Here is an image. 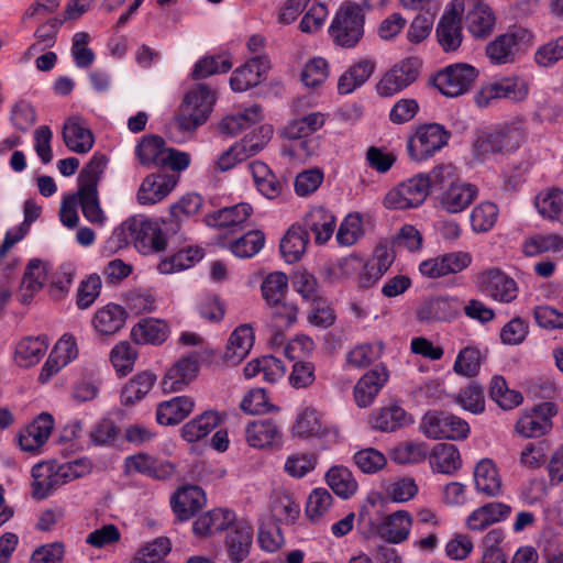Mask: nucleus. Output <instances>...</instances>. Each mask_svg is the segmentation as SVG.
<instances>
[{
	"instance_id": "f257e3e1",
	"label": "nucleus",
	"mask_w": 563,
	"mask_h": 563,
	"mask_svg": "<svg viewBox=\"0 0 563 563\" xmlns=\"http://www.w3.org/2000/svg\"><path fill=\"white\" fill-rule=\"evenodd\" d=\"M107 158L100 153H95L88 164L78 175V188L76 197L84 218L92 225L102 228L108 217L100 205L98 184L104 172Z\"/></svg>"
},
{
	"instance_id": "f03ea898",
	"label": "nucleus",
	"mask_w": 563,
	"mask_h": 563,
	"mask_svg": "<svg viewBox=\"0 0 563 563\" xmlns=\"http://www.w3.org/2000/svg\"><path fill=\"white\" fill-rule=\"evenodd\" d=\"M112 241L118 245L133 243L142 254H153L164 251L167 246L166 236L158 221L144 216H134L126 219L113 232Z\"/></svg>"
},
{
	"instance_id": "7ed1b4c3",
	"label": "nucleus",
	"mask_w": 563,
	"mask_h": 563,
	"mask_svg": "<svg viewBox=\"0 0 563 563\" xmlns=\"http://www.w3.org/2000/svg\"><path fill=\"white\" fill-rule=\"evenodd\" d=\"M217 100V92L207 84H197L184 97L176 123L184 132L195 131L206 123Z\"/></svg>"
},
{
	"instance_id": "20e7f679",
	"label": "nucleus",
	"mask_w": 563,
	"mask_h": 563,
	"mask_svg": "<svg viewBox=\"0 0 563 563\" xmlns=\"http://www.w3.org/2000/svg\"><path fill=\"white\" fill-rule=\"evenodd\" d=\"M364 21L362 7L358 3L345 1L330 23L329 36L336 46L355 47L364 35Z\"/></svg>"
},
{
	"instance_id": "39448f33",
	"label": "nucleus",
	"mask_w": 563,
	"mask_h": 563,
	"mask_svg": "<svg viewBox=\"0 0 563 563\" xmlns=\"http://www.w3.org/2000/svg\"><path fill=\"white\" fill-rule=\"evenodd\" d=\"M451 139V133L439 123H426L416 128L407 141V152L411 161L423 162L433 157Z\"/></svg>"
},
{
	"instance_id": "423d86ee",
	"label": "nucleus",
	"mask_w": 563,
	"mask_h": 563,
	"mask_svg": "<svg viewBox=\"0 0 563 563\" xmlns=\"http://www.w3.org/2000/svg\"><path fill=\"white\" fill-rule=\"evenodd\" d=\"M534 35L525 27H514L498 35L486 45L485 53L494 65L514 63L517 54L526 51L533 44Z\"/></svg>"
},
{
	"instance_id": "0eeeda50",
	"label": "nucleus",
	"mask_w": 563,
	"mask_h": 563,
	"mask_svg": "<svg viewBox=\"0 0 563 563\" xmlns=\"http://www.w3.org/2000/svg\"><path fill=\"white\" fill-rule=\"evenodd\" d=\"M523 140L525 131L519 124H505L500 129L478 137L474 143V153L479 159L484 161L489 154L508 153L517 150Z\"/></svg>"
},
{
	"instance_id": "6e6552de",
	"label": "nucleus",
	"mask_w": 563,
	"mask_h": 563,
	"mask_svg": "<svg viewBox=\"0 0 563 563\" xmlns=\"http://www.w3.org/2000/svg\"><path fill=\"white\" fill-rule=\"evenodd\" d=\"M478 76V70L464 63L453 64L432 77L433 86L444 96L454 98L467 92Z\"/></svg>"
},
{
	"instance_id": "1a4fd4ad",
	"label": "nucleus",
	"mask_w": 563,
	"mask_h": 563,
	"mask_svg": "<svg viewBox=\"0 0 563 563\" xmlns=\"http://www.w3.org/2000/svg\"><path fill=\"white\" fill-rule=\"evenodd\" d=\"M429 180L424 174L413 177L391 188L384 198L387 209L404 210L417 208L423 203L429 195Z\"/></svg>"
},
{
	"instance_id": "9d476101",
	"label": "nucleus",
	"mask_w": 563,
	"mask_h": 563,
	"mask_svg": "<svg viewBox=\"0 0 563 563\" xmlns=\"http://www.w3.org/2000/svg\"><path fill=\"white\" fill-rule=\"evenodd\" d=\"M420 429L429 439L462 440L470 432V426L465 420L444 411L427 412L421 420Z\"/></svg>"
},
{
	"instance_id": "9b49d317",
	"label": "nucleus",
	"mask_w": 563,
	"mask_h": 563,
	"mask_svg": "<svg viewBox=\"0 0 563 563\" xmlns=\"http://www.w3.org/2000/svg\"><path fill=\"white\" fill-rule=\"evenodd\" d=\"M420 67L421 63L416 57H409L396 64L377 82V93L380 97H393L399 93L417 80Z\"/></svg>"
},
{
	"instance_id": "f8f14e48",
	"label": "nucleus",
	"mask_w": 563,
	"mask_h": 563,
	"mask_svg": "<svg viewBox=\"0 0 563 563\" xmlns=\"http://www.w3.org/2000/svg\"><path fill=\"white\" fill-rule=\"evenodd\" d=\"M478 280L481 290L493 300L510 303L518 297L517 283L499 268L483 272Z\"/></svg>"
},
{
	"instance_id": "ddd939ff",
	"label": "nucleus",
	"mask_w": 563,
	"mask_h": 563,
	"mask_svg": "<svg viewBox=\"0 0 563 563\" xmlns=\"http://www.w3.org/2000/svg\"><path fill=\"white\" fill-rule=\"evenodd\" d=\"M269 68L271 60L266 55L252 56L232 73L231 89L236 92L249 90L265 79Z\"/></svg>"
},
{
	"instance_id": "4468645a",
	"label": "nucleus",
	"mask_w": 563,
	"mask_h": 563,
	"mask_svg": "<svg viewBox=\"0 0 563 563\" xmlns=\"http://www.w3.org/2000/svg\"><path fill=\"white\" fill-rule=\"evenodd\" d=\"M389 379V371L383 364L367 371L355 384L353 397L358 408L369 407Z\"/></svg>"
},
{
	"instance_id": "2eb2a0df",
	"label": "nucleus",
	"mask_w": 563,
	"mask_h": 563,
	"mask_svg": "<svg viewBox=\"0 0 563 563\" xmlns=\"http://www.w3.org/2000/svg\"><path fill=\"white\" fill-rule=\"evenodd\" d=\"M556 413L555 405L543 402L532 410L523 412L515 427L523 438H534L545 434L551 429V418Z\"/></svg>"
},
{
	"instance_id": "dca6fc26",
	"label": "nucleus",
	"mask_w": 563,
	"mask_h": 563,
	"mask_svg": "<svg viewBox=\"0 0 563 563\" xmlns=\"http://www.w3.org/2000/svg\"><path fill=\"white\" fill-rule=\"evenodd\" d=\"M199 362L196 355L180 357L165 374L162 387L165 393H175L188 386L197 376Z\"/></svg>"
},
{
	"instance_id": "f3484780",
	"label": "nucleus",
	"mask_w": 563,
	"mask_h": 563,
	"mask_svg": "<svg viewBox=\"0 0 563 563\" xmlns=\"http://www.w3.org/2000/svg\"><path fill=\"white\" fill-rule=\"evenodd\" d=\"M53 428V417L49 413H41L20 432V448L25 452L37 453L47 442Z\"/></svg>"
},
{
	"instance_id": "a211bd4d",
	"label": "nucleus",
	"mask_w": 563,
	"mask_h": 563,
	"mask_svg": "<svg viewBox=\"0 0 563 563\" xmlns=\"http://www.w3.org/2000/svg\"><path fill=\"white\" fill-rule=\"evenodd\" d=\"M413 423V418L400 405L389 404L374 410L369 416V424L380 432H395Z\"/></svg>"
},
{
	"instance_id": "6ab92c4d",
	"label": "nucleus",
	"mask_w": 563,
	"mask_h": 563,
	"mask_svg": "<svg viewBox=\"0 0 563 563\" xmlns=\"http://www.w3.org/2000/svg\"><path fill=\"white\" fill-rule=\"evenodd\" d=\"M33 496L37 499L48 497L54 490L65 485L59 465L51 462L38 463L32 468Z\"/></svg>"
},
{
	"instance_id": "aec40b11",
	"label": "nucleus",
	"mask_w": 563,
	"mask_h": 563,
	"mask_svg": "<svg viewBox=\"0 0 563 563\" xmlns=\"http://www.w3.org/2000/svg\"><path fill=\"white\" fill-rule=\"evenodd\" d=\"M174 177L164 174H152L146 176L136 195L140 205H155L165 199L175 188Z\"/></svg>"
},
{
	"instance_id": "412c9836",
	"label": "nucleus",
	"mask_w": 563,
	"mask_h": 563,
	"mask_svg": "<svg viewBox=\"0 0 563 563\" xmlns=\"http://www.w3.org/2000/svg\"><path fill=\"white\" fill-rule=\"evenodd\" d=\"M170 328L165 320L144 318L131 329V340L141 345H162L168 339Z\"/></svg>"
},
{
	"instance_id": "4be33fe9",
	"label": "nucleus",
	"mask_w": 563,
	"mask_h": 563,
	"mask_svg": "<svg viewBox=\"0 0 563 563\" xmlns=\"http://www.w3.org/2000/svg\"><path fill=\"white\" fill-rule=\"evenodd\" d=\"M253 539V529L246 521L233 522L228 529L225 547L230 560L240 563L250 553Z\"/></svg>"
},
{
	"instance_id": "5701e85b",
	"label": "nucleus",
	"mask_w": 563,
	"mask_h": 563,
	"mask_svg": "<svg viewBox=\"0 0 563 563\" xmlns=\"http://www.w3.org/2000/svg\"><path fill=\"white\" fill-rule=\"evenodd\" d=\"M512 509L504 503H488L474 509L466 518L465 526L471 531H483L489 526L506 520Z\"/></svg>"
},
{
	"instance_id": "b1692460",
	"label": "nucleus",
	"mask_w": 563,
	"mask_h": 563,
	"mask_svg": "<svg viewBox=\"0 0 563 563\" xmlns=\"http://www.w3.org/2000/svg\"><path fill=\"white\" fill-rule=\"evenodd\" d=\"M62 134L65 145L75 153H87L95 143L92 132L79 117L68 118L63 125Z\"/></svg>"
},
{
	"instance_id": "393cba45",
	"label": "nucleus",
	"mask_w": 563,
	"mask_h": 563,
	"mask_svg": "<svg viewBox=\"0 0 563 563\" xmlns=\"http://www.w3.org/2000/svg\"><path fill=\"white\" fill-rule=\"evenodd\" d=\"M477 188L470 184L462 181L453 183L451 186L443 189L439 197L441 207L450 213H459L465 210L476 198Z\"/></svg>"
},
{
	"instance_id": "a878e982",
	"label": "nucleus",
	"mask_w": 563,
	"mask_h": 563,
	"mask_svg": "<svg viewBox=\"0 0 563 563\" xmlns=\"http://www.w3.org/2000/svg\"><path fill=\"white\" fill-rule=\"evenodd\" d=\"M205 503L206 495L198 486L183 487L170 499L172 508L180 520H189Z\"/></svg>"
},
{
	"instance_id": "bb28decb",
	"label": "nucleus",
	"mask_w": 563,
	"mask_h": 563,
	"mask_svg": "<svg viewBox=\"0 0 563 563\" xmlns=\"http://www.w3.org/2000/svg\"><path fill=\"white\" fill-rule=\"evenodd\" d=\"M496 25V15L484 2H476L466 14V27L473 37L485 40L492 35Z\"/></svg>"
},
{
	"instance_id": "cd10ccee",
	"label": "nucleus",
	"mask_w": 563,
	"mask_h": 563,
	"mask_svg": "<svg viewBox=\"0 0 563 563\" xmlns=\"http://www.w3.org/2000/svg\"><path fill=\"white\" fill-rule=\"evenodd\" d=\"M254 344V332L249 324L239 325L230 335L223 361L229 365L241 363Z\"/></svg>"
},
{
	"instance_id": "c85d7f7f",
	"label": "nucleus",
	"mask_w": 563,
	"mask_h": 563,
	"mask_svg": "<svg viewBox=\"0 0 563 563\" xmlns=\"http://www.w3.org/2000/svg\"><path fill=\"white\" fill-rule=\"evenodd\" d=\"M167 148L163 137L150 134L140 140L135 146L134 153L139 163L144 167H164V158Z\"/></svg>"
},
{
	"instance_id": "c756f323",
	"label": "nucleus",
	"mask_w": 563,
	"mask_h": 563,
	"mask_svg": "<svg viewBox=\"0 0 563 563\" xmlns=\"http://www.w3.org/2000/svg\"><path fill=\"white\" fill-rule=\"evenodd\" d=\"M521 251L529 257L545 253L563 256V236L554 232L531 234L523 240Z\"/></svg>"
},
{
	"instance_id": "7c9ffc66",
	"label": "nucleus",
	"mask_w": 563,
	"mask_h": 563,
	"mask_svg": "<svg viewBox=\"0 0 563 563\" xmlns=\"http://www.w3.org/2000/svg\"><path fill=\"white\" fill-rule=\"evenodd\" d=\"M486 99H509L521 101L528 96V85L518 77H506L487 85L481 92Z\"/></svg>"
},
{
	"instance_id": "2f4dec72",
	"label": "nucleus",
	"mask_w": 563,
	"mask_h": 563,
	"mask_svg": "<svg viewBox=\"0 0 563 563\" xmlns=\"http://www.w3.org/2000/svg\"><path fill=\"white\" fill-rule=\"evenodd\" d=\"M474 482L477 492L489 497L501 494V477L495 462L490 459H482L474 468Z\"/></svg>"
},
{
	"instance_id": "473e14b6",
	"label": "nucleus",
	"mask_w": 563,
	"mask_h": 563,
	"mask_svg": "<svg viewBox=\"0 0 563 563\" xmlns=\"http://www.w3.org/2000/svg\"><path fill=\"white\" fill-rule=\"evenodd\" d=\"M48 345L46 335L23 338L15 345L14 361L20 367H31L42 360Z\"/></svg>"
},
{
	"instance_id": "72a5a7b5",
	"label": "nucleus",
	"mask_w": 563,
	"mask_h": 563,
	"mask_svg": "<svg viewBox=\"0 0 563 563\" xmlns=\"http://www.w3.org/2000/svg\"><path fill=\"white\" fill-rule=\"evenodd\" d=\"M412 526V517L406 510H398L387 516L378 526L379 536L391 543L405 541Z\"/></svg>"
},
{
	"instance_id": "f704fd0d",
	"label": "nucleus",
	"mask_w": 563,
	"mask_h": 563,
	"mask_svg": "<svg viewBox=\"0 0 563 563\" xmlns=\"http://www.w3.org/2000/svg\"><path fill=\"white\" fill-rule=\"evenodd\" d=\"M202 198L197 194L185 195L179 201L170 206L169 218L163 221L166 230L176 233L181 223L200 212Z\"/></svg>"
},
{
	"instance_id": "c9c22d12",
	"label": "nucleus",
	"mask_w": 563,
	"mask_h": 563,
	"mask_svg": "<svg viewBox=\"0 0 563 563\" xmlns=\"http://www.w3.org/2000/svg\"><path fill=\"white\" fill-rule=\"evenodd\" d=\"M47 282L48 265L38 258L31 260L25 267L21 283L22 301L27 302Z\"/></svg>"
},
{
	"instance_id": "e433bc0d",
	"label": "nucleus",
	"mask_w": 563,
	"mask_h": 563,
	"mask_svg": "<svg viewBox=\"0 0 563 563\" xmlns=\"http://www.w3.org/2000/svg\"><path fill=\"white\" fill-rule=\"evenodd\" d=\"M438 42L445 52L456 51L463 40L459 13L448 11L441 18L437 27Z\"/></svg>"
},
{
	"instance_id": "4c0bfd02",
	"label": "nucleus",
	"mask_w": 563,
	"mask_h": 563,
	"mask_svg": "<svg viewBox=\"0 0 563 563\" xmlns=\"http://www.w3.org/2000/svg\"><path fill=\"white\" fill-rule=\"evenodd\" d=\"M235 520V514L229 509H213L198 517L192 530L198 536H210L216 532L228 530Z\"/></svg>"
},
{
	"instance_id": "58836bf2",
	"label": "nucleus",
	"mask_w": 563,
	"mask_h": 563,
	"mask_svg": "<svg viewBox=\"0 0 563 563\" xmlns=\"http://www.w3.org/2000/svg\"><path fill=\"white\" fill-rule=\"evenodd\" d=\"M305 225L314 233L317 244H324L334 232L335 217L323 207H314L306 214Z\"/></svg>"
},
{
	"instance_id": "ea45409f",
	"label": "nucleus",
	"mask_w": 563,
	"mask_h": 563,
	"mask_svg": "<svg viewBox=\"0 0 563 563\" xmlns=\"http://www.w3.org/2000/svg\"><path fill=\"white\" fill-rule=\"evenodd\" d=\"M194 409V400L187 396L174 397L158 405L156 420L162 426L181 422Z\"/></svg>"
},
{
	"instance_id": "a19ab883",
	"label": "nucleus",
	"mask_w": 563,
	"mask_h": 563,
	"mask_svg": "<svg viewBox=\"0 0 563 563\" xmlns=\"http://www.w3.org/2000/svg\"><path fill=\"white\" fill-rule=\"evenodd\" d=\"M534 206L542 218L563 224V189L552 187L540 191Z\"/></svg>"
},
{
	"instance_id": "79ce46f5",
	"label": "nucleus",
	"mask_w": 563,
	"mask_h": 563,
	"mask_svg": "<svg viewBox=\"0 0 563 563\" xmlns=\"http://www.w3.org/2000/svg\"><path fill=\"white\" fill-rule=\"evenodd\" d=\"M125 323V310L115 303H108L98 309L93 316L95 330L103 335L117 333Z\"/></svg>"
},
{
	"instance_id": "37998d69",
	"label": "nucleus",
	"mask_w": 563,
	"mask_h": 563,
	"mask_svg": "<svg viewBox=\"0 0 563 563\" xmlns=\"http://www.w3.org/2000/svg\"><path fill=\"white\" fill-rule=\"evenodd\" d=\"M309 235L301 225H291L280 241V252L288 263H295L305 254Z\"/></svg>"
},
{
	"instance_id": "c03bdc74",
	"label": "nucleus",
	"mask_w": 563,
	"mask_h": 563,
	"mask_svg": "<svg viewBox=\"0 0 563 563\" xmlns=\"http://www.w3.org/2000/svg\"><path fill=\"white\" fill-rule=\"evenodd\" d=\"M457 313V300L449 297H435L426 301L417 311L421 321H442L455 317Z\"/></svg>"
},
{
	"instance_id": "a18cd8bd",
	"label": "nucleus",
	"mask_w": 563,
	"mask_h": 563,
	"mask_svg": "<svg viewBox=\"0 0 563 563\" xmlns=\"http://www.w3.org/2000/svg\"><path fill=\"white\" fill-rule=\"evenodd\" d=\"M429 462L433 471L443 474H453L461 467L460 452L451 443L435 444L431 451Z\"/></svg>"
},
{
	"instance_id": "49530a36",
	"label": "nucleus",
	"mask_w": 563,
	"mask_h": 563,
	"mask_svg": "<svg viewBox=\"0 0 563 563\" xmlns=\"http://www.w3.org/2000/svg\"><path fill=\"white\" fill-rule=\"evenodd\" d=\"M156 376L151 372H141L133 376L121 390V404L132 406L141 401L153 388Z\"/></svg>"
},
{
	"instance_id": "de8ad7c7",
	"label": "nucleus",
	"mask_w": 563,
	"mask_h": 563,
	"mask_svg": "<svg viewBox=\"0 0 563 563\" xmlns=\"http://www.w3.org/2000/svg\"><path fill=\"white\" fill-rule=\"evenodd\" d=\"M245 435L251 446L265 448L279 439V430L272 420H257L249 423Z\"/></svg>"
},
{
	"instance_id": "09e8293b",
	"label": "nucleus",
	"mask_w": 563,
	"mask_h": 563,
	"mask_svg": "<svg viewBox=\"0 0 563 563\" xmlns=\"http://www.w3.org/2000/svg\"><path fill=\"white\" fill-rule=\"evenodd\" d=\"M428 454L429 448L424 442L404 441L390 450L389 457L397 464L407 465L423 462Z\"/></svg>"
},
{
	"instance_id": "8fccbe9b",
	"label": "nucleus",
	"mask_w": 563,
	"mask_h": 563,
	"mask_svg": "<svg viewBox=\"0 0 563 563\" xmlns=\"http://www.w3.org/2000/svg\"><path fill=\"white\" fill-rule=\"evenodd\" d=\"M220 422V417L214 411H205L199 417L190 420L181 428V437L187 442H196L207 437Z\"/></svg>"
},
{
	"instance_id": "3c124183",
	"label": "nucleus",
	"mask_w": 563,
	"mask_h": 563,
	"mask_svg": "<svg viewBox=\"0 0 563 563\" xmlns=\"http://www.w3.org/2000/svg\"><path fill=\"white\" fill-rule=\"evenodd\" d=\"M339 267L346 276L360 271L358 285L362 288H369L384 275L374 264L363 263L356 257H346L339 263Z\"/></svg>"
},
{
	"instance_id": "603ef678",
	"label": "nucleus",
	"mask_w": 563,
	"mask_h": 563,
	"mask_svg": "<svg viewBox=\"0 0 563 563\" xmlns=\"http://www.w3.org/2000/svg\"><path fill=\"white\" fill-rule=\"evenodd\" d=\"M262 118V108L257 104H253L242 111L227 115L221 121L220 129L225 133L235 135L251 124L261 121Z\"/></svg>"
},
{
	"instance_id": "864d4df0",
	"label": "nucleus",
	"mask_w": 563,
	"mask_h": 563,
	"mask_svg": "<svg viewBox=\"0 0 563 563\" xmlns=\"http://www.w3.org/2000/svg\"><path fill=\"white\" fill-rule=\"evenodd\" d=\"M325 481L331 489L342 498H349L357 490V482L345 466L331 467L325 474Z\"/></svg>"
},
{
	"instance_id": "5fc2aeb1",
	"label": "nucleus",
	"mask_w": 563,
	"mask_h": 563,
	"mask_svg": "<svg viewBox=\"0 0 563 563\" xmlns=\"http://www.w3.org/2000/svg\"><path fill=\"white\" fill-rule=\"evenodd\" d=\"M292 431L300 438L323 437L328 428L322 423L318 411L308 407L298 415Z\"/></svg>"
},
{
	"instance_id": "6e6d98bb",
	"label": "nucleus",
	"mask_w": 563,
	"mask_h": 563,
	"mask_svg": "<svg viewBox=\"0 0 563 563\" xmlns=\"http://www.w3.org/2000/svg\"><path fill=\"white\" fill-rule=\"evenodd\" d=\"M203 254L199 249L187 247L166 257L159 262L157 269L162 274H173L191 267L202 258Z\"/></svg>"
},
{
	"instance_id": "4d7b16f0",
	"label": "nucleus",
	"mask_w": 563,
	"mask_h": 563,
	"mask_svg": "<svg viewBox=\"0 0 563 563\" xmlns=\"http://www.w3.org/2000/svg\"><path fill=\"white\" fill-rule=\"evenodd\" d=\"M489 397L504 410H511L518 407L523 400L521 393L508 388L505 378L501 376H494L492 378Z\"/></svg>"
},
{
	"instance_id": "13d9d810",
	"label": "nucleus",
	"mask_w": 563,
	"mask_h": 563,
	"mask_svg": "<svg viewBox=\"0 0 563 563\" xmlns=\"http://www.w3.org/2000/svg\"><path fill=\"white\" fill-rule=\"evenodd\" d=\"M498 207L490 201H484L473 208L470 220L472 230L476 233L490 231L498 219Z\"/></svg>"
},
{
	"instance_id": "bf43d9fd",
	"label": "nucleus",
	"mask_w": 563,
	"mask_h": 563,
	"mask_svg": "<svg viewBox=\"0 0 563 563\" xmlns=\"http://www.w3.org/2000/svg\"><path fill=\"white\" fill-rule=\"evenodd\" d=\"M325 122V117L320 112H312L302 118L291 121L285 130V134L289 139L307 137L316 131L320 130Z\"/></svg>"
},
{
	"instance_id": "052dcab7",
	"label": "nucleus",
	"mask_w": 563,
	"mask_h": 563,
	"mask_svg": "<svg viewBox=\"0 0 563 563\" xmlns=\"http://www.w3.org/2000/svg\"><path fill=\"white\" fill-rule=\"evenodd\" d=\"M274 516L284 523H294L300 515V504L288 492H278L273 500Z\"/></svg>"
},
{
	"instance_id": "680f3d73",
	"label": "nucleus",
	"mask_w": 563,
	"mask_h": 563,
	"mask_svg": "<svg viewBox=\"0 0 563 563\" xmlns=\"http://www.w3.org/2000/svg\"><path fill=\"white\" fill-rule=\"evenodd\" d=\"M382 352L383 344L380 342L361 343L349 351L346 363L355 368L367 367L380 357Z\"/></svg>"
},
{
	"instance_id": "e2e57ef3",
	"label": "nucleus",
	"mask_w": 563,
	"mask_h": 563,
	"mask_svg": "<svg viewBox=\"0 0 563 563\" xmlns=\"http://www.w3.org/2000/svg\"><path fill=\"white\" fill-rule=\"evenodd\" d=\"M137 352L126 341L113 346L110 353V361L119 376H125L133 371Z\"/></svg>"
},
{
	"instance_id": "0e129e2a",
	"label": "nucleus",
	"mask_w": 563,
	"mask_h": 563,
	"mask_svg": "<svg viewBox=\"0 0 563 563\" xmlns=\"http://www.w3.org/2000/svg\"><path fill=\"white\" fill-rule=\"evenodd\" d=\"M232 68V62L224 56H206L199 59L192 69L195 80L203 79L216 74H224Z\"/></svg>"
},
{
	"instance_id": "69168bd1",
	"label": "nucleus",
	"mask_w": 563,
	"mask_h": 563,
	"mask_svg": "<svg viewBox=\"0 0 563 563\" xmlns=\"http://www.w3.org/2000/svg\"><path fill=\"white\" fill-rule=\"evenodd\" d=\"M168 538L159 537L141 548L131 563H159L170 551Z\"/></svg>"
},
{
	"instance_id": "338daca9",
	"label": "nucleus",
	"mask_w": 563,
	"mask_h": 563,
	"mask_svg": "<svg viewBox=\"0 0 563 563\" xmlns=\"http://www.w3.org/2000/svg\"><path fill=\"white\" fill-rule=\"evenodd\" d=\"M125 305L133 314L151 313L157 307L156 296L151 289H133L128 292Z\"/></svg>"
},
{
	"instance_id": "774afa93",
	"label": "nucleus",
	"mask_w": 563,
	"mask_h": 563,
	"mask_svg": "<svg viewBox=\"0 0 563 563\" xmlns=\"http://www.w3.org/2000/svg\"><path fill=\"white\" fill-rule=\"evenodd\" d=\"M265 236L263 232L250 231L231 243L232 253L241 258H249L257 254L264 246Z\"/></svg>"
}]
</instances>
